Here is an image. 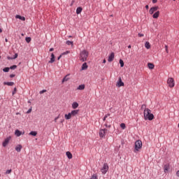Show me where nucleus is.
Segmentation results:
<instances>
[{
    "mask_svg": "<svg viewBox=\"0 0 179 179\" xmlns=\"http://www.w3.org/2000/svg\"><path fill=\"white\" fill-rule=\"evenodd\" d=\"M18 55L17 53H15V55L13 57V59H16V58H17Z\"/></svg>",
    "mask_w": 179,
    "mask_h": 179,
    "instance_id": "obj_38",
    "label": "nucleus"
},
{
    "mask_svg": "<svg viewBox=\"0 0 179 179\" xmlns=\"http://www.w3.org/2000/svg\"><path fill=\"white\" fill-rule=\"evenodd\" d=\"M87 57H89V52L85 50L81 51L80 53V61L85 62V61H87Z\"/></svg>",
    "mask_w": 179,
    "mask_h": 179,
    "instance_id": "obj_2",
    "label": "nucleus"
},
{
    "mask_svg": "<svg viewBox=\"0 0 179 179\" xmlns=\"http://www.w3.org/2000/svg\"><path fill=\"white\" fill-rule=\"evenodd\" d=\"M5 41H6V43H8V38H6V39H5Z\"/></svg>",
    "mask_w": 179,
    "mask_h": 179,
    "instance_id": "obj_58",
    "label": "nucleus"
},
{
    "mask_svg": "<svg viewBox=\"0 0 179 179\" xmlns=\"http://www.w3.org/2000/svg\"><path fill=\"white\" fill-rule=\"evenodd\" d=\"M15 19H20V20H22L23 22H24V20H26V17H24L22 15H15Z\"/></svg>",
    "mask_w": 179,
    "mask_h": 179,
    "instance_id": "obj_12",
    "label": "nucleus"
},
{
    "mask_svg": "<svg viewBox=\"0 0 179 179\" xmlns=\"http://www.w3.org/2000/svg\"><path fill=\"white\" fill-rule=\"evenodd\" d=\"M78 90H85V85H80L78 88H77Z\"/></svg>",
    "mask_w": 179,
    "mask_h": 179,
    "instance_id": "obj_21",
    "label": "nucleus"
},
{
    "mask_svg": "<svg viewBox=\"0 0 179 179\" xmlns=\"http://www.w3.org/2000/svg\"><path fill=\"white\" fill-rule=\"evenodd\" d=\"M145 8H146V9H149V5H146V6H145Z\"/></svg>",
    "mask_w": 179,
    "mask_h": 179,
    "instance_id": "obj_56",
    "label": "nucleus"
},
{
    "mask_svg": "<svg viewBox=\"0 0 179 179\" xmlns=\"http://www.w3.org/2000/svg\"><path fill=\"white\" fill-rule=\"evenodd\" d=\"M61 58H62V55H60L58 57H57V60L59 61L61 59Z\"/></svg>",
    "mask_w": 179,
    "mask_h": 179,
    "instance_id": "obj_42",
    "label": "nucleus"
},
{
    "mask_svg": "<svg viewBox=\"0 0 179 179\" xmlns=\"http://www.w3.org/2000/svg\"><path fill=\"white\" fill-rule=\"evenodd\" d=\"M15 135H16V136H20V135H22V131H20V130H15Z\"/></svg>",
    "mask_w": 179,
    "mask_h": 179,
    "instance_id": "obj_22",
    "label": "nucleus"
},
{
    "mask_svg": "<svg viewBox=\"0 0 179 179\" xmlns=\"http://www.w3.org/2000/svg\"><path fill=\"white\" fill-rule=\"evenodd\" d=\"M167 83L169 86V87H174V79L173 78H169L167 80Z\"/></svg>",
    "mask_w": 179,
    "mask_h": 179,
    "instance_id": "obj_5",
    "label": "nucleus"
},
{
    "mask_svg": "<svg viewBox=\"0 0 179 179\" xmlns=\"http://www.w3.org/2000/svg\"><path fill=\"white\" fill-rule=\"evenodd\" d=\"M141 108L142 109L145 108V110H146V106L145 105H142Z\"/></svg>",
    "mask_w": 179,
    "mask_h": 179,
    "instance_id": "obj_44",
    "label": "nucleus"
},
{
    "mask_svg": "<svg viewBox=\"0 0 179 179\" xmlns=\"http://www.w3.org/2000/svg\"><path fill=\"white\" fill-rule=\"evenodd\" d=\"M55 62V57H51L50 61H49V64H52Z\"/></svg>",
    "mask_w": 179,
    "mask_h": 179,
    "instance_id": "obj_29",
    "label": "nucleus"
},
{
    "mask_svg": "<svg viewBox=\"0 0 179 179\" xmlns=\"http://www.w3.org/2000/svg\"><path fill=\"white\" fill-rule=\"evenodd\" d=\"M114 57H115L114 52L110 53L108 59V62H113V61H114Z\"/></svg>",
    "mask_w": 179,
    "mask_h": 179,
    "instance_id": "obj_9",
    "label": "nucleus"
},
{
    "mask_svg": "<svg viewBox=\"0 0 179 179\" xmlns=\"http://www.w3.org/2000/svg\"><path fill=\"white\" fill-rule=\"evenodd\" d=\"M165 48H166V52H169V49H168L167 45H165Z\"/></svg>",
    "mask_w": 179,
    "mask_h": 179,
    "instance_id": "obj_47",
    "label": "nucleus"
},
{
    "mask_svg": "<svg viewBox=\"0 0 179 179\" xmlns=\"http://www.w3.org/2000/svg\"><path fill=\"white\" fill-rule=\"evenodd\" d=\"M31 113V108H29L27 111V114H30Z\"/></svg>",
    "mask_w": 179,
    "mask_h": 179,
    "instance_id": "obj_41",
    "label": "nucleus"
},
{
    "mask_svg": "<svg viewBox=\"0 0 179 179\" xmlns=\"http://www.w3.org/2000/svg\"><path fill=\"white\" fill-rule=\"evenodd\" d=\"M106 127H108V128H111V125L106 124Z\"/></svg>",
    "mask_w": 179,
    "mask_h": 179,
    "instance_id": "obj_52",
    "label": "nucleus"
},
{
    "mask_svg": "<svg viewBox=\"0 0 179 179\" xmlns=\"http://www.w3.org/2000/svg\"><path fill=\"white\" fill-rule=\"evenodd\" d=\"M138 37H143V34H138Z\"/></svg>",
    "mask_w": 179,
    "mask_h": 179,
    "instance_id": "obj_46",
    "label": "nucleus"
},
{
    "mask_svg": "<svg viewBox=\"0 0 179 179\" xmlns=\"http://www.w3.org/2000/svg\"><path fill=\"white\" fill-rule=\"evenodd\" d=\"M148 66L149 69H153L155 68V64H153L152 63H148Z\"/></svg>",
    "mask_w": 179,
    "mask_h": 179,
    "instance_id": "obj_25",
    "label": "nucleus"
},
{
    "mask_svg": "<svg viewBox=\"0 0 179 179\" xmlns=\"http://www.w3.org/2000/svg\"><path fill=\"white\" fill-rule=\"evenodd\" d=\"M145 48H147V50H149V48H150V43L148 41L145 42Z\"/></svg>",
    "mask_w": 179,
    "mask_h": 179,
    "instance_id": "obj_26",
    "label": "nucleus"
},
{
    "mask_svg": "<svg viewBox=\"0 0 179 179\" xmlns=\"http://www.w3.org/2000/svg\"><path fill=\"white\" fill-rule=\"evenodd\" d=\"M120 127H121L122 129H125L126 126H125L124 123L120 124Z\"/></svg>",
    "mask_w": 179,
    "mask_h": 179,
    "instance_id": "obj_33",
    "label": "nucleus"
},
{
    "mask_svg": "<svg viewBox=\"0 0 179 179\" xmlns=\"http://www.w3.org/2000/svg\"><path fill=\"white\" fill-rule=\"evenodd\" d=\"M3 85H6L7 86H13V85H15V83H13V82H4Z\"/></svg>",
    "mask_w": 179,
    "mask_h": 179,
    "instance_id": "obj_17",
    "label": "nucleus"
},
{
    "mask_svg": "<svg viewBox=\"0 0 179 179\" xmlns=\"http://www.w3.org/2000/svg\"><path fill=\"white\" fill-rule=\"evenodd\" d=\"M83 9L82 8V7H78V8H77V9H76V13H77V15H79V14H80V13H82V10H83Z\"/></svg>",
    "mask_w": 179,
    "mask_h": 179,
    "instance_id": "obj_18",
    "label": "nucleus"
},
{
    "mask_svg": "<svg viewBox=\"0 0 179 179\" xmlns=\"http://www.w3.org/2000/svg\"><path fill=\"white\" fill-rule=\"evenodd\" d=\"M45 92H47V90H41V91H40V94H43V93H45Z\"/></svg>",
    "mask_w": 179,
    "mask_h": 179,
    "instance_id": "obj_39",
    "label": "nucleus"
},
{
    "mask_svg": "<svg viewBox=\"0 0 179 179\" xmlns=\"http://www.w3.org/2000/svg\"><path fill=\"white\" fill-rule=\"evenodd\" d=\"M10 67H6L3 69V72H9Z\"/></svg>",
    "mask_w": 179,
    "mask_h": 179,
    "instance_id": "obj_32",
    "label": "nucleus"
},
{
    "mask_svg": "<svg viewBox=\"0 0 179 179\" xmlns=\"http://www.w3.org/2000/svg\"><path fill=\"white\" fill-rule=\"evenodd\" d=\"M131 45H128V48H131Z\"/></svg>",
    "mask_w": 179,
    "mask_h": 179,
    "instance_id": "obj_59",
    "label": "nucleus"
},
{
    "mask_svg": "<svg viewBox=\"0 0 179 179\" xmlns=\"http://www.w3.org/2000/svg\"><path fill=\"white\" fill-rule=\"evenodd\" d=\"M25 41H27V43H30V41H31V37H26L25 38Z\"/></svg>",
    "mask_w": 179,
    "mask_h": 179,
    "instance_id": "obj_31",
    "label": "nucleus"
},
{
    "mask_svg": "<svg viewBox=\"0 0 179 179\" xmlns=\"http://www.w3.org/2000/svg\"><path fill=\"white\" fill-rule=\"evenodd\" d=\"M157 9H159V6L152 7L149 10L150 15H153V13H155Z\"/></svg>",
    "mask_w": 179,
    "mask_h": 179,
    "instance_id": "obj_7",
    "label": "nucleus"
},
{
    "mask_svg": "<svg viewBox=\"0 0 179 179\" xmlns=\"http://www.w3.org/2000/svg\"><path fill=\"white\" fill-rule=\"evenodd\" d=\"M59 118V115H58L57 117H56L55 118V122H57V120H58Z\"/></svg>",
    "mask_w": 179,
    "mask_h": 179,
    "instance_id": "obj_43",
    "label": "nucleus"
},
{
    "mask_svg": "<svg viewBox=\"0 0 179 179\" xmlns=\"http://www.w3.org/2000/svg\"><path fill=\"white\" fill-rule=\"evenodd\" d=\"M71 52L69 50H67L62 54V55H66L67 54H69Z\"/></svg>",
    "mask_w": 179,
    "mask_h": 179,
    "instance_id": "obj_36",
    "label": "nucleus"
},
{
    "mask_svg": "<svg viewBox=\"0 0 179 179\" xmlns=\"http://www.w3.org/2000/svg\"><path fill=\"white\" fill-rule=\"evenodd\" d=\"M157 2V0H152V3H156Z\"/></svg>",
    "mask_w": 179,
    "mask_h": 179,
    "instance_id": "obj_50",
    "label": "nucleus"
},
{
    "mask_svg": "<svg viewBox=\"0 0 179 179\" xmlns=\"http://www.w3.org/2000/svg\"><path fill=\"white\" fill-rule=\"evenodd\" d=\"M176 176H177V177H179V171H178L176 172Z\"/></svg>",
    "mask_w": 179,
    "mask_h": 179,
    "instance_id": "obj_53",
    "label": "nucleus"
},
{
    "mask_svg": "<svg viewBox=\"0 0 179 179\" xmlns=\"http://www.w3.org/2000/svg\"><path fill=\"white\" fill-rule=\"evenodd\" d=\"M7 59L10 60V59H13V57H10L8 56V57H7Z\"/></svg>",
    "mask_w": 179,
    "mask_h": 179,
    "instance_id": "obj_49",
    "label": "nucleus"
},
{
    "mask_svg": "<svg viewBox=\"0 0 179 179\" xmlns=\"http://www.w3.org/2000/svg\"><path fill=\"white\" fill-rule=\"evenodd\" d=\"M50 52H52L54 51V48H51L50 50H49Z\"/></svg>",
    "mask_w": 179,
    "mask_h": 179,
    "instance_id": "obj_51",
    "label": "nucleus"
},
{
    "mask_svg": "<svg viewBox=\"0 0 179 179\" xmlns=\"http://www.w3.org/2000/svg\"><path fill=\"white\" fill-rule=\"evenodd\" d=\"M91 179H97V176L96 174H94L92 176V178Z\"/></svg>",
    "mask_w": 179,
    "mask_h": 179,
    "instance_id": "obj_40",
    "label": "nucleus"
},
{
    "mask_svg": "<svg viewBox=\"0 0 179 179\" xmlns=\"http://www.w3.org/2000/svg\"><path fill=\"white\" fill-rule=\"evenodd\" d=\"M79 114V110H73L71 112V117H76Z\"/></svg>",
    "mask_w": 179,
    "mask_h": 179,
    "instance_id": "obj_10",
    "label": "nucleus"
},
{
    "mask_svg": "<svg viewBox=\"0 0 179 179\" xmlns=\"http://www.w3.org/2000/svg\"><path fill=\"white\" fill-rule=\"evenodd\" d=\"M15 74H10V78H15Z\"/></svg>",
    "mask_w": 179,
    "mask_h": 179,
    "instance_id": "obj_45",
    "label": "nucleus"
},
{
    "mask_svg": "<svg viewBox=\"0 0 179 179\" xmlns=\"http://www.w3.org/2000/svg\"><path fill=\"white\" fill-rule=\"evenodd\" d=\"M106 59H103V64H106Z\"/></svg>",
    "mask_w": 179,
    "mask_h": 179,
    "instance_id": "obj_57",
    "label": "nucleus"
},
{
    "mask_svg": "<svg viewBox=\"0 0 179 179\" xmlns=\"http://www.w3.org/2000/svg\"><path fill=\"white\" fill-rule=\"evenodd\" d=\"M142 148V141L137 140L135 142V148H134V153H138L139 152V149Z\"/></svg>",
    "mask_w": 179,
    "mask_h": 179,
    "instance_id": "obj_3",
    "label": "nucleus"
},
{
    "mask_svg": "<svg viewBox=\"0 0 179 179\" xmlns=\"http://www.w3.org/2000/svg\"><path fill=\"white\" fill-rule=\"evenodd\" d=\"M107 118V116H104L103 117V121H106V119Z\"/></svg>",
    "mask_w": 179,
    "mask_h": 179,
    "instance_id": "obj_55",
    "label": "nucleus"
},
{
    "mask_svg": "<svg viewBox=\"0 0 179 179\" xmlns=\"http://www.w3.org/2000/svg\"><path fill=\"white\" fill-rule=\"evenodd\" d=\"M173 1H176V0H173Z\"/></svg>",
    "mask_w": 179,
    "mask_h": 179,
    "instance_id": "obj_62",
    "label": "nucleus"
},
{
    "mask_svg": "<svg viewBox=\"0 0 179 179\" xmlns=\"http://www.w3.org/2000/svg\"><path fill=\"white\" fill-rule=\"evenodd\" d=\"M0 33H2V29L0 28Z\"/></svg>",
    "mask_w": 179,
    "mask_h": 179,
    "instance_id": "obj_60",
    "label": "nucleus"
},
{
    "mask_svg": "<svg viewBox=\"0 0 179 179\" xmlns=\"http://www.w3.org/2000/svg\"><path fill=\"white\" fill-rule=\"evenodd\" d=\"M170 169V165L169 164H165L164 166V173H166L168 170H169Z\"/></svg>",
    "mask_w": 179,
    "mask_h": 179,
    "instance_id": "obj_19",
    "label": "nucleus"
},
{
    "mask_svg": "<svg viewBox=\"0 0 179 179\" xmlns=\"http://www.w3.org/2000/svg\"><path fill=\"white\" fill-rule=\"evenodd\" d=\"M17 90L16 89V87H15L13 92H12L13 96H15V94H16Z\"/></svg>",
    "mask_w": 179,
    "mask_h": 179,
    "instance_id": "obj_35",
    "label": "nucleus"
},
{
    "mask_svg": "<svg viewBox=\"0 0 179 179\" xmlns=\"http://www.w3.org/2000/svg\"><path fill=\"white\" fill-rule=\"evenodd\" d=\"M71 107L73 108V110H76V108L79 107V103H78V102H73L71 105Z\"/></svg>",
    "mask_w": 179,
    "mask_h": 179,
    "instance_id": "obj_11",
    "label": "nucleus"
},
{
    "mask_svg": "<svg viewBox=\"0 0 179 179\" xmlns=\"http://www.w3.org/2000/svg\"><path fill=\"white\" fill-rule=\"evenodd\" d=\"M17 68V66L16 65H13L10 67V69H13V70H15Z\"/></svg>",
    "mask_w": 179,
    "mask_h": 179,
    "instance_id": "obj_34",
    "label": "nucleus"
},
{
    "mask_svg": "<svg viewBox=\"0 0 179 179\" xmlns=\"http://www.w3.org/2000/svg\"><path fill=\"white\" fill-rule=\"evenodd\" d=\"M107 129H102L99 131V136L100 138H104L106 136V131Z\"/></svg>",
    "mask_w": 179,
    "mask_h": 179,
    "instance_id": "obj_6",
    "label": "nucleus"
},
{
    "mask_svg": "<svg viewBox=\"0 0 179 179\" xmlns=\"http://www.w3.org/2000/svg\"><path fill=\"white\" fill-rule=\"evenodd\" d=\"M0 58H1V56H0Z\"/></svg>",
    "mask_w": 179,
    "mask_h": 179,
    "instance_id": "obj_63",
    "label": "nucleus"
},
{
    "mask_svg": "<svg viewBox=\"0 0 179 179\" xmlns=\"http://www.w3.org/2000/svg\"><path fill=\"white\" fill-rule=\"evenodd\" d=\"M160 15V12L159 11H157L155 12L153 15H152V17L154 19H157V17H159V15Z\"/></svg>",
    "mask_w": 179,
    "mask_h": 179,
    "instance_id": "obj_13",
    "label": "nucleus"
},
{
    "mask_svg": "<svg viewBox=\"0 0 179 179\" xmlns=\"http://www.w3.org/2000/svg\"><path fill=\"white\" fill-rule=\"evenodd\" d=\"M64 118L66 120H71V118H72V115L71 114V113H69V114H66L64 115Z\"/></svg>",
    "mask_w": 179,
    "mask_h": 179,
    "instance_id": "obj_15",
    "label": "nucleus"
},
{
    "mask_svg": "<svg viewBox=\"0 0 179 179\" xmlns=\"http://www.w3.org/2000/svg\"><path fill=\"white\" fill-rule=\"evenodd\" d=\"M15 150L17 152H21V150H22V145H17L16 148H15Z\"/></svg>",
    "mask_w": 179,
    "mask_h": 179,
    "instance_id": "obj_20",
    "label": "nucleus"
},
{
    "mask_svg": "<svg viewBox=\"0 0 179 179\" xmlns=\"http://www.w3.org/2000/svg\"><path fill=\"white\" fill-rule=\"evenodd\" d=\"M87 68V63L85 62L83 65H82V71H85V69Z\"/></svg>",
    "mask_w": 179,
    "mask_h": 179,
    "instance_id": "obj_23",
    "label": "nucleus"
},
{
    "mask_svg": "<svg viewBox=\"0 0 179 179\" xmlns=\"http://www.w3.org/2000/svg\"><path fill=\"white\" fill-rule=\"evenodd\" d=\"M105 117H106V118H108V117H110V114L108 113L106 115H105Z\"/></svg>",
    "mask_w": 179,
    "mask_h": 179,
    "instance_id": "obj_54",
    "label": "nucleus"
},
{
    "mask_svg": "<svg viewBox=\"0 0 179 179\" xmlns=\"http://www.w3.org/2000/svg\"><path fill=\"white\" fill-rule=\"evenodd\" d=\"M29 135H31L32 136H37V131H32L29 133Z\"/></svg>",
    "mask_w": 179,
    "mask_h": 179,
    "instance_id": "obj_27",
    "label": "nucleus"
},
{
    "mask_svg": "<svg viewBox=\"0 0 179 179\" xmlns=\"http://www.w3.org/2000/svg\"><path fill=\"white\" fill-rule=\"evenodd\" d=\"M8 143H9V138H6L5 141L3 142V148L6 147Z\"/></svg>",
    "mask_w": 179,
    "mask_h": 179,
    "instance_id": "obj_16",
    "label": "nucleus"
},
{
    "mask_svg": "<svg viewBox=\"0 0 179 179\" xmlns=\"http://www.w3.org/2000/svg\"><path fill=\"white\" fill-rule=\"evenodd\" d=\"M119 62L120 64V67L123 68V66H124V61L122 59H120Z\"/></svg>",
    "mask_w": 179,
    "mask_h": 179,
    "instance_id": "obj_30",
    "label": "nucleus"
},
{
    "mask_svg": "<svg viewBox=\"0 0 179 179\" xmlns=\"http://www.w3.org/2000/svg\"><path fill=\"white\" fill-rule=\"evenodd\" d=\"M66 44H67V45H73V41H67Z\"/></svg>",
    "mask_w": 179,
    "mask_h": 179,
    "instance_id": "obj_28",
    "label": "nucleus"
},
{
    "mask_svg": "<svg viewBox=\"0 0 179 179\" xmlns=\"http://www.w3.org/2000/svg\"><path fill=\"white\" fill-rule=\"evenodd\" d=\"M69 74H67L66 76H64V78L62 79V83H64V82H68V80H69Z\"/></svg>",
    "mask_w": 179,
    "mask_h": 179,
    "instance_id": "obj_14",
    "label": "nucleus"
},
{
    "mask_svg": "<svg viewBox=\"0 0 179 179\" xmlns=\"http://www.w3.org/2000/svg\"><path fill=\"white\" fill-rule=\"evenodd\" d=\"M155 118V115L152 113L150 109L147 108L144 110V120L152 121Z\"/></svg>",
    "mask_w": 179,
    "mask_h": 179,
    "instance_id": "obj_1",
    "label": "nucleus"
},
{
    "mask_svg": "<svg viewBox=\"0 0 179 179\" xmlns=\"http://www.w3.org/2000/svg\"><path fill=\"white\" fill-rule=\"evenodd\" d=\"M66 155L68 159H72V153H71V152H69V151L66 152Z\"/></svg>",
    "mask_w": 179,
    "mask_h": 179,
    "instance_id": "obj_24",
    "label": "nucleus"
},
{
    "mask_svg": "<svg viewBox=\"0 0 179 179\" xmlns=\"http://www.w3.org/2000/svg\"><path fill=\"white\" fill-rule=\"evenodd\" d=\"M28 103H30V101H29Z\"/></svg>",
    "mask_w": 179,
    "mask_h": 179,
    "instance_id": "obj_61",
    "label": "nucleus"
},
{
    "mask_svg": "<svg viewBox=\"0 0 179 179\" xmlns=\"http://www.w3.org/2000/svg\"><path fill=\"white\" fill-rule=\"evenodd\" d=\"M117 86L118 87H121L122 86H124V82H122V80L121 79V77L119 78L118 81L117 83Z\"/></svg>",
    "mask_w": 179,
    "mask_h": 179,
    "instance_id": "obj_8",
    "label": "nucleus"
},
{
    "mask_svg": "<svg viewBox=\"0 0 179 179\" xmlns=\"http://www.w3.org/2000/svg\"><path fill=\"white\" fill-rule=\"evenodd\" d=\"M51 58H55V55H54V53L51 54Z\"/></svg>",
    "mask_w": 179,
    "mask_h": 179,
    "instance_id": "obj_48",
    "label": "nucleus"
},
{
    "mask_svg": "<svg viewBox=\"0 0 179 179\" xmlns=\"http://www.w3.org/2000/svg\"><path fill=\"white\" fill-rule=\"evenodd\" d=\"M12 173V169H8L6 171V174H10Z\"/></svg>",
    "mask_w": 179,
    "mask_h": 179,
    "instance_id": "obj_37",
    "label": "nucleus"
},
{
    "mask_svg": "<svg viewBox=\"0 0 179 179\" xmlns=\"http://www.w3.org/2000/svg\"><path fill=\"white\" fill-rule=\"evenodd\" d=\"M101 171L102 174H107V171H108V164L107 163H104L103 167L101 169Z\"/></svg>",
    "mask_w": 179,
    "mask_h": 179,
    "instance_id": "obj_4",
    "label": "nucleus"
}]
</instances>
